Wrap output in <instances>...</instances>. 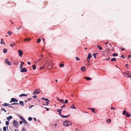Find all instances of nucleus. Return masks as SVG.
<instances>
[{"instance_id":"f257e3e1","label":"nucleus","mask_w":131,"mask_h":131,"mask_svg":"<svg viewBox=\"0 0 131 131\" xmlns=\"http://www.w3.org/2000/svg\"><path fill=\"white\" fill-rule=\"evenodd\" d=\"M123 74L126 77L129 78L131 77V72L127 71L123 73Z\"/></svg>"},{"instance_id":"f03ea898","label":"nucleus","mask_w":131,"mask_h":131,"mask_svg":"<svg viewBox=\"0 0 131 131\" xmlns=\"http://www.w3.org/2000/svg\"><path fill=\"white\" fill-rule=\"evenodd\" d=\"M72 123L70 121H66L63 123L64 126H68L72 125Z\"/></svg>"},{"instance_id":"7ed1b4c3","label":"nucleus","mask_w":131,"mask_h":131,"mask_svg":"<svg viewBox=\"0 0 131 131\" xmlns=\"http://www.w3.org/2000/svg\"><path fill=\"white\" fill-rule=\"evenodd\" d=\"M13 125L16 128H17L19 127V124L17 121L15 120L13 121Z\"/></svg>"},{"instance_id":"20e7f679","label":"nucleus","mask_w":131,"mask_h":131,"mask_svg":"<svg viewBox=\"0 0 131 131\" xmlns=\"http://www.w3.org/2000/svg\"><path fill=\"white\" fill-rule=\"evenodd\" d=\"M40 92V91L39 89H36L34 91L33 93V95H35L39 93Z\"/></svg>"},{"instance_id":"39448f33","label":"nucleus","mask_w":131,"mask_h":131,"mask_svg":"<svg viewBox=\"0 0 131 131\" xmlns=\"http://www.w3.org/2000/svg\"><path fill=\"white\" fill-rule=\"evenodd\" d=\"M20 69V71L22 72H25L27 71V69L25 67L22 68Z\"/></svg>"},{"instance_id":"423d86ee","label":"nucleus","mask_w":131,"mask_h":131,"mask_svg":"<svg viewBox=\"0 0 131 131\" xmlns=\"http://www.w3.org/2000/svg\"><path fill=\"white\" fill-rule=\"evenodd\" d=\"M5 62L6 63L7 65H9V66H11V63L10 62L8 61V60L7 59H5Z\"/></svg>"},{"instance_id":"0eeeda50","label":"nucleus","mask_w":131,"mask_h":131,"mask_svg":"<svg viewBox=\"0 0 131 131\" xmlns=\"http://www.w3.org/2000/svg\"><path fill=\"white\" fill-rule=\"evenodd\" d=\"M18 100L15 98H12L11 99V101H10V103H11L12 102H17Z\"/></svg>"},{"instance_id":"6e6552de","label":"nucleus","mask_w":131,"mask_h":131,"mask_svg":"<svg viewBox=\"0 0 131 131\" xmlns=\"http://www.w3.org/2000/svg\"><path fill=\"white\" fill-rule=\"evenodd\" d=\"M18 52L20 56H21L23 54V52L21 50H19L18 51Z\"/></svg>"},{"instance_id":"1a4fd4ad","label":"nucleus","mask_w":131,"mask_h":131,"mask_svg":"<svg viewBox=\"0 0 131 131\" xmlns=\"http://www.w3.org/2000/svg\"><path fill=\"white\" fill-rule=\"evenodd\" d=\"M81 70L82 71H85L86 70L85 67L84 66L82 67L81 68Z\"/></svg>"},{"instance_id":"9d476101","label":"nucleus","mask_w":131,"mask_h":131,"mask_svg":"<svg viewBox=\"0 0 131 131\" xmlns=\"http://www.w3.org/2000/svg\"><path fill=\"white\" fill-rule=\"evenodd\" d=\"M57 100L59 101L60 102L63 103L64 100L63 99H60L59 98H57Z\"/></svg>"},{"instance_id":"9b49d317","label":"nucleus","mask_w":131,"mask_h":131,"mask_svg":"<svg viewBox=\"0 0 131 131\" xmlns=\"http://www.w3.org/2000/svg\"><path fill=\"white\" fill-rule=\"evenodd\" d=\"M88 108L89 109L91 110L92 111V112L93 113H95V109L94 108Z\"/></svg>"},{"instance_id":"f8f14e48","label":"nucleus","mask_w":131,"mask_h":131,"mask_svg":"<svg viewBox=\"0 0 131 131\" xmlns=\"http://www.w3.org/2000/svg\"><path fill=\"white\" fill-rule=\"evenodd\" d=\"M92 57V56L91 55V54L89 53V54L87 57V58H91Z\"/></svg>"},{"instance_id":"ddd939ff","label":"nucleus","mask_w":131,"mask_h":131,"mask_svg":"<svg viewBox=\"0 0 131 131\" xmlns=\"http://www.w3.org/2000/svg\"><path fill=\"white\" fill-rule=\"evenodd\" d=\"M2 105L4 106H10V104L8 103H5L4 104H3Z\"/></svg>"},{"instance_id":"4468645a","label":"nucleus","mask_w":131,"mask_h":131,"mask_svg":"<svg viewBox=\"0 0 131 131\" xmlns=\"http://www.w3.org/2000/svg\"><path fill=\"white\" fill-rule=\"evenodd\" d=\"M126 115L127 117H129L130 116V114L129 113L127 112L126 113Z\"/></svg>"},{"instance_id":"2eb2a0df","label":"nucleus","mask_w":131,"mask_h":131,"mask_svg":"<svg viewBox=\"0 0 131 131\" xmlns=\"http://www.w3.org/2000/svg\"><path fill=\"white\" fill-rule=\"evenodd\" d=\"M106 121L107 123H110L111 122V119H107L106 120Z\"/></svg>"},{"instance_id":"dca6fc26","label":"nucleus","mask_w":131,"mask_h":131,"mask_svg":"<svg viewBox=\"0 0 131 131\" xmlns=\"http://www.w3.org/2000/svg\"><path fill=\"white\" fill-rule=\"evenodd\" d=\"M12 117L11 116H9L7 118V119L9 121L10 119H11L12 118Z\"/></svg>"},{"instance_id":"f3484780","label":"nucleus","mask_w":131,"mask_h":131,"mask_svg":"<svg viewBox=\"0 0 131 131\" xmlns=\"http://www.w3.org/2000/svg\"><path fill=\"white\" fill-rule=\"evenodd\" d=\"M70 114H69V115H67V116H64V115H61V116L63 118H67L70 115Z\"/></svg>"},{"instance_id":"a211bd4d","label":"nucleus","mask_w":131,"mask_h":131,"mask_svg":"<svg viewBox=\"0 0 131 131\" xmlns=\"http://www.w3.org/2000/svg\"><path fill=\"white\" fill-rule=\"evenodd\" d=\"M85 79H86L88 80H92V79L88 77H85Z\"/></svg>"},{"instance_id":"6ab92c4d","label":"nucleus","mask_w":131,"mask_h":131,"mask_svg":"<svg viewBox=\"0 0 131 131\" xmlns=\"http://www.w3.org/2000/svg\"><path fill=\"white\" fill-rule=\"evenodd\" d=\"M27 96V94L25 95V94H22L20 95H19V96L20 97H21L22 96Z\"/></svg>"},{"instance_id":"aec40b11","label":"nucleus","mask_w":131,"mask_h":131,"mask_svg":"<svg viewBox=\"0 0 131 131\" xmlns=\"http://www.w3.org/2000/svg\"><path fill=\"white\" fill-rule=\"evenodd\" d=\"M69 107L74 109H75V107L74 104L73 103V104L72 105V106L71 107Z\"/></svg>"},{"instance_id":"412c9836","label":"nucleus","mask_w":131,"mask_h":131,"mask_svg":"<svg viewBox=\"0 0 131 131\" xmlns=\"http://www.w3.org/2000/svg\"><path fill=\"white\" fill-rule=\"evenodd\" d=\"M20 104L22 106L24 105V102L22 101H20L19 102Z\"/></svg>"},{"instance_id":"4be33fe9","label":"nucleus","mask_w":131,"mask_h":131,"mask_svg":"<svg viewBox=\"0 0 131 131\" xmlns=\"http://www.w3.org/2000/svg\"><path fill=\"white\" fill-rule=\"evenodd\" d=\"M3 52L4 53H6L7 52V49L6 48L4 49L3 50Z\"/></svg>"},{"instance_id":"5701e85b","label":"nucleus","mask_w":131,"mask_h":131,"mask_svg":"<svg viewBox=\"0 0 131 131\" xmlns=\"http://www.w3.org/2000/svg\"><path fill=\"white\" fill-rule=\"evenodd\" d=\"M32 67L34 70H35L36 69V66L34 64L32 65Z\"/></svg>"},{"instance_id":"b1692460","label":"nucleus","mask_w":131,"mask_h":131,"mask_svg":"<svg viewBox=\"0 0 131 131\" xmlns=\"http://www.w3.org/2000/svg\"><path fill=\"white\" fill-rule=\"evenodd\" d=\"M98 54V53H94L93 54V55L94 56V58H96V54Z\"/></svg>"},{"instance_id":"393cba45","label":"nucleus","mask_w":131,"mask_h":131,"mask_svg":"<svg viewBox=\"0 0 131 131\" xmlns=\"http://www.w3.org/2000/svg\"><path fill=\"white\" fill-rule=\"evenodd\" d=\"M116 60V58H113L111 59V61H115Z\"/></svg>"},{"instance_id":"a878e982","label":"nucleus","mask_w":131,"mask_h":131,"mask_svg":"<svg viewBox=\"0 0 131 131\" xmlns=\"http://www.w3.org/2000/svg\"><path fill=\"white\" fill-rule=\"evenodd\" d=\"M112 55L113 57L118 56V55L116 53H114Z\"/></svg>"},{"instance_id":"bb28decb","label":"nucleus","mask_w":131,"mask_h":131,"mask_svg":"<svg viewBox=\"0 0 131 131\" xmlns=\"http://www.w3.org/2000/svg\"><path fill=\"white\" fill-rule=\"evenodd\" d=\"M97 47L100 50H102V48L100 46H97Z\"/></svg>"},{"instance_id":"cd10ccee","label":"nucleus","mask_w":131,"mask_h":131,"mask_svg":"<svg viewBox=\"0 0 131 131\" xmlns=\"http://www.w3.org/2000/svg\"><path fill=\"white\" fill-rule=\"evenodd\" d=\"M7 33V34L9 35H11L12 34V32L10 31H8Z\"/></svg>"},{"instance_id":"c85d7f7f","label":"nucleus","mask_w":131,"mask_h":131,"mask_svg":"<svg viewBox=\"0 0 131 131\" xmlns=\"http://www.w3.org/2000/svg\"><path fill=\"white\" fill-rule=\"evenodd\" d=\"M1 111H4L5 112H6V110H5V109L4 108H1Z\"/></svg>"},{"instance_id":"c756f323","label":"nucleus","mask_w":131,"mask_h":131,"mask_svg":"<svg viewBox=\"0 0 131 131\" xmlns=\"http://www.w3.org/2000/svg\"><path fill=\"white\" fill-rule=\"evenodd\" d=\"M41 41V39L40 38H38L37 40V42L38 43H39Z\"/></svg>"},{"instance_id":"7c9ffc66","label":"nucleus","mask_w":131,"mask_h":131,"mask_svg":"<svg viewBox=\"0 0 131 131\" xmlns=\"http://www.w3.org/2000/svg\"><path fill=\"white\" fill-rule=\"evenodd\" d=\"M16 45V44L15 43H13V44H11L10 45V46L12 47H13V46H15Z\"/></svg>"},{"instance_id":"2f4dec72","label":"nucleus","mask_w":131,"mask_h":131,"mask_svg":"<svg viewBox=\"0 0 131 131\" xmlns=\"http://www.w3.org/2000/svg\"><path fill=\"white\" fill-rule=\"evenodd\" d=\"M30 40V39H29L28 38H25V39H24V41H29Z\"/></svg>"},{"instance_id":"473e14b6","label":"nucleus","mask_w":131,"mask_h":131,"mask_svg":"<svg viewBox=\"0 0 131 131\" xmlns=\"http://www.w3.org/2000/svg\"><path fill=\"white\" fill-rule=\"evenodd\" d=\"M64 66V64H63L61 63L60 64V67H62Z\"/></svg>"},{"instance_id":"72a5a7b5","label":"nucleus","mask_w":131,"mask_h":131,"mask_svg":"<svg viewBox=\"0 0 131 131\" xmlns=\"http://www.w3.org/2000/svg\"><path fill=\"white\" fill-rule=\"evenodd\" d=\"M19 104L17 103H13L11 104V105H14L15 104L18 105Z\"/></svg>"},{"instance_id":"f704fd0d","label":"nucleus","mask_w":131,"mask_h":131,"mask_svg":"<svg viewBox=\"0 0 131 131\" xmlns=\"http://www.w3.org/2000/svg\"><path fill=\"white\" fill-rule=\"evenodd\" d=\"M23 122H24V123H25V124H27V121H26V120L25 119H24L23 120Z\"/></svg>"},{"instance_id":"c9c22d12","label":"nucleus","mask_w":131,"mask_h":131,"mask_svg":"<svg viewBox=\"0 0 131 131\" xmlns=\"http://www.w3.org/2000/svg\"><path fill=\"white\" fill-rule=\"evenodd\" d=\"M3 130L4 131H6V127L5 126H4V127L3 128Z\"/></svg>"},{"instance_id":"e433bc0d","label":"nucleus","mask_w":131,"mask_h":131,"mask_svg":"<svg viewBox=\"0 0 131 131\" xmlns=\"http://www.w3.org/2000/svg\"><path fill=\"white\" fill-rule=\"evenodd\" d=\"M126 113H127L126 111H124L123 112L122 114L123 115H124L126 114Z\"/></svg>"},{"instance_id":"4c0bfd02","label":"nucleus","mask_w":131,"mask_h":131,"mask_svg":"<svg viewBox=\"0 0 131 131\" xmlns=\"http://www.w3.org/2000/svg\"><path fill=\"white\" fill-rule=\"evenodd\" d=\"M32 119V118L30 117H29L28 118V120L29 121H31Z\"/></svg>"},{"instance_id":"58836bf2","label":"nucleus","mask_w":131,"mask_h":131,"mask_svg":"<svg viewBox=\"0 0 131 131\" xmlns=\"http://www.w3.org/2000/svg\"><path fill=\"white\" fill-rule=\"evenodd\" d=\"M19 117L22 121H23V120L24 119L23 117L21 116H20Z\"/></svg>"},{"instance_id":"ea45409f","label":"nucleus","mask_w":131,"mask_h":131,"mask_svg":"<svg viewBox=\"0 0 131 131\" xmlns=\"http://www.w3.org/2000/svg\"><path fill=\"white\" fill-rule=\"evenodd\" d=\"M3 39H2L1 40V41L0 42V43L1 44H2L3 43Z\"/></svg>"},{"instance_id":"a19ab883","label":"nucleus","mask_w":131,"mask_h":131,"mask_svg":"<svg viewBox=\"0 0 131 131\" xmlns=\"http://www.w3.org/2000/svg\"><path fill=\"white\" fill-rule=\"evenodd\" d=\"M49 101H47L46 102V105H48L49 104Z\"/></svg>"},{"instance_id":"79ce46f5","label":"nucleus","mask_w":131,"mask_h":131,"mask_svg":"<svg viewBox=\"0 0 131 131\" xmlns=\"http://www.w3.org/2000/svg\"><path fill=\"white\" fill-rule=\"evenodd\" d=\"M9 124V122L8 121H6V125H8Z\"/></svg>"},{"instance_id":"37998d69","label":"nucleus","mask_w":131,"mask_h":131,"mask_svg":"<svg viewBox=\"0 0 131 131\" xmlns=\"http://www.w3.org/2000/svg\"><path fill=\"white\" fill-rule=\"evenodd\" d=\"M68 101L67 99L66 100L64 101V103H67L68 102Z\"/></svg>"},{"instance_id":"c03bdc74","label":"nucleus","mask_w":131,"mask_h":131,"mask_svg":"<svg viewBox=\"0 0 131 131\" xmlns=\"http://www.w3.org/2000/svg\"><path fill=\"white\" fill-rule=\"evenodd\" d=\"M87 61L88 62H89L90 61V58H87Z\"/></svg>"},{"instance_id":"a18cd8bd","label":"nucleus","mask_w":131,"mask_h":131,"mask_svg":"<svg viewBox=\"0 0 131 131\" xmlns=\"http://www.w3.org/2000/svg\"><path fill=\"white\" fill-rule=\"evenodd\" d=\"M75 59H76L77 60H80V59L78 57H75Z\"/></svg>"},{"instance_id":"49530a36","label":"nucleus","mask_w":131,"mask_h":131,"mask_svg":"<svg viewBox=\"0 0 131 131\" xmlns=\"http://www.w3.org/2000/svg\"><path fill=\"white\" fill-rule=\"evenodd\" d=\"M23 64H20L19 68L20 69H21V68H22V67H23Z\"/></svg>"},{"instance_id":"de8ad7c7","label":"nucleus","mask_w":131,"mask_h":131,"mask_svg":"<svg viewBox=\"0 0 131 131\" xmlns=\"http://www.w3.org/2000/svg\"><path fill=\"white\" fill-rule=\"evenodd\" d=\"M22 27V26H21L20 27H19V28H18V27H17L16 28L18 30H19V28H21Z\"/></svg>"},{"instance_id":"09e8293b","label":"nucleus","mask_w":131,"mask_h":131,"mask_svg":"<svg viewBox=\"0 0 131 131\" xmlns=\"http://www.w3.org/2000/svg\"><path fill=\"white\" fill-rule=\"evenodd\" d=\"M21 131H25L24 127H23L21 130Z\"/></svg>"},{"instance_id":"8fccbe9b","label":"nucleus","mask_w":131,"mask_h":131,"mask_svg":"<svg viewBox=\"0 0 131 131\" xmlns=\"http://www.w3.org/2000/svg\"><path fill=\"white\" fill-rule=\"evenodd\" d=\"M32 97L36 99L37 97V96L36 95H35L33 96Z\"/></svg>"},{"instance_id":"3c124183","label":"nucleus","mask_w":131,"mask_h":131,"mask_svg":"<svg viewBox=\"0 0 131 131\" xmlns=\"http://www.w3.org/2000/svg\"><path fill=\"white\" fill-rule=\"evenodd\" d=\"M111 109H113V110H115L116 109V108H114V107H111Z\"/></svg>"},{"instance_id":"603ef678","label":"nucleus","mask_w":131,"mask_h":131,"mask_svg":"<svg viewBox=\"0 0 131 131\" xmlns=\"http://www.w3.org/2000/svg\"><path fill=\"white\" fill-rule=\"evenodd\" d=\"M23 122V121H19V124H22Z\"/></svg>"},{"instance_id":"864d4df0","label":"nucleus","mask_w":131,"mask_h":131,"mask_svg":"<svg viewBox=\"0 0 131 131\" xmlns=\"http://www.w3.org/2000/svg\"><path fill=\"white\" fill-rule=\"evenodd\" d=\"M65 107V105H63V106H61V108H62L63 107Z\"/></svg>"},{"instance_id":"5fc2aeb1","label":"nucleus","mask_w":131,"mask_h":131,"mask_svg":"<svg viewBox=\"0 0 131 131\" xmlns=\"http://www.w3.org/2000/svg\"><path fill=\"white\" fill-rule=\"evenodd\" d=\"M121 58H123L124 59L125 58L124 56V55H122L121 56Z\"/></svg>"},{"instance_id":"6e6d98bb","label":"nucleus","mask_w":131,"mask_h":131,"mask_svg":"<svg viewBox=\"0 0 131 131\" xmlns=\"http://www.w3.org/2000/svg\"><path fill=\"white\" fill-rule=\"evenodd\" d=\"M57 111L59 113H60L61 112L60 110L59 109H58L57 110Z\"/></svg>"},{"instance_id":"4d7b16f0","label":"nucleus","mask_w":131,"mask_h":131,"mask_svg":"<svg viewBox=\"0 0 131 131\" xmlns=\"http://www.w3.org/2000/svg\"><path fill=\"white\" fill-rule=\"evenodd\" d=\"M128 66V64H126L125 65V67L126 68H128V67H127V66Z\"/></svg>"},{"instance_id":"13d9d810","label":"nucleus","mask_w":131,"mask_h":131,"mask_svg":"<svg viewBox=\"0 0 131 131\" xmlns=\"http://www.w3.org/2000/svg\"><path fill=\"white\" fill-rule=\"evenodd\" d=\"M45 100L46 101H49V100H48V99L47 98H46Z\"/></svg>"},{"instance_id":"bf43d9fd","label":"nucleus","mask_w":131,"mask_h":131,"mask_svg":"<svg viewBox=\"0 0 131 131\" xmlns=\"http://www.w3.org/2000/svg\"><path fill=\"white\" fill-rule=\"evenodd\" d=\"M8 107H11L12 108H14V107H13V106H8Z\"/></svg>"},{"instance_id":"052dcab7","label":"nucleus","mask_w":131,"mask_h":131,"mask_svg":"<svg viewBox=\"0 0 131 131\" xmlns=\"http://www.w3.org/2000/svg\"><path fill=\"white\" fill-rule=\"evenodd\" d=\"M20 63L22 64H23V65L24 64V62H22L21 61Z\"/></svg>"},{"instance_id":"680f3d73","label":"nucleus","mask_w":131,"mask_h":131,"mask_svg":"<svg viewBox=\"0 0 131 131\" xmlns=\"http://www.w3.org/2000/svg\"><path fill=\"white\" fill-rule=\"evenodd\" d=\"M128 58L131 57V55L129 54L128 56Z\"/></svg>"},{"instance_id":"e2e57ef3","label":"nucleus","mask_w":131,"mask_h":131,"mask_svg":"<svg viewBox=\"0 0 131 131\" xmlns=\"http://www.w3.org/2000/svg\"><path fill=\"white\" fill-rule=\"evenodd\" d=\"M41 99L42 100H45V98L44 97H43L41 98Z\"/></svg>"},{"instance_id":"0e129e2a","label":"nucleus","mask_w":131,"mask_h":131,"mask_svg":"<svg viewBox=\"0 0 131 131\" xmlns=\"http://www.w3.org/2000/svg\"><path fill=\"white\" fill-rule=\"evenodd\" d=\"M110 58H108L107 59H106V60H109L110 59Z\"/></svg>"},{"instance_id":"69168bd1","label":"nucleus","mask_w":131,"mask_h":131,"mask_svg":"<svg viewBox=\"0 0 131 131\" xmlns=\"http://www.w3.org/2000/svg\"><path fill=\"white\" fill-rule=\"evenodd\" d=\"M27 63L28 64H31V63H30V62H27Z\"/></svg>"},{"instance_id":"338daca9","label":"nucleus","mask_w":131,"mask_h":131,"mask_svg":"<svg viewBox=\"0 0 131 131\" xmlns=\"http://www.w3.org/2000/svg\"><path fill=\"white\" fill-rule=\"evenodd\" d=\"M44 68V66H43V68L40 67L39 68V69L41 70V69H42L43 68Z\"/></svg>"},{"instance_id":"774afa93","label":"nucleus","mask_w":131,"mask_h":131,"mask_svg":"<svg viewBox=\"0 0 131 131\" xmlns=\"http://www.w3.org/2000/svg\"><path fill=\"white\" fill-rule=\"evenodd\" d=\"M34 118V119L35 121H37V119L36 118Z\"/></svg>"}]
</instances>
